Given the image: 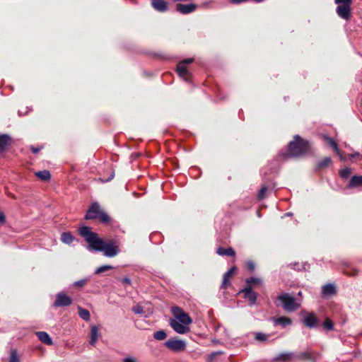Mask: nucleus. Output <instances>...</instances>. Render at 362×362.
<instances>
[{"instance_id": "1", "label": "nucleus", "mask_w": 362, "mask_h": 362, "mask_svg": "<svg viewBox=\"0 0 362 362\" xmlns=\"http://www.w3.org/2000/svg\"><path fill=\"white\" fill-rule=\"evenodd\" d=\"M79 233L88 243L87 249L89 251L103 252L104 255L107 257H115L119 252L118 245L115 241L105 242L98 233L93 232L90 227H81Z\"/></svg>"}, {"instance_id": "2", "label": "nucleus", "mask_w": 362, "mask_h": 362, "mask_svg": "<svg viewBox=\"0 0 362 362\" xmlns=\"http://www.w3.org/2000/svg\"><path fill=\"white\" fill-rule=\"evenodd\" d=\"M308 142L296 135L294 136L293 141L288 144V156L292 157L300 156L308 151Z\"/></svg>"}, {"instance_id": "3", "label": "nucleus", "mask_w": 362, "mask_h": 362, "mask_svg": "<svg viewBox=\"0 0 362 362\" xmlns=\"http://www.w3.org/2000/svg\"><path fill=\"white\" fill-rule=\"evenodd\" d=\"M334 2L338 5L336 10L337 15L343 19H349L352 0H334Z\"/></svg>"}, {"instance_id": "4", "label": "nucleus", "mask_w": 362, "mask_h": 362, "mask_svg": "<svg viewBox=\"0 0 362 362\" xmlns=\"http://www.w3.org/2000/svg\"><path fill=\"white\" fill-rule=\"evenodd\" d=\"M279 300L282 303L283 308L286 311L292 312L298 309L300 304L296 301L294 297L288 293H282L279 296Z\"/></svg>"}, {"instance_id": "5", "label": "nucleus", "mask_w": 362, "mask_h": 362, "mask_svg": "<svg viewBox=\"0 0 362 362\" xmlns=\"http://www.w3.org/2000/svg\"><path fill=\"white\" fill-rule=\"evenodd\" d=\"M165 346L172 351L179 352L186 349V342L184 340L171 338L165 342Z\"/></svg>"}, {"instance_id": "6", "label": "nucleus", "mask_w": 362, "mask_h": 362, "mask_svg": "<svg viewBox=\"0 0 362 362\" xmlns=\"http://www.w3.org/2000/svg\"><path fill=\"white\" fill-rule=\"evenodd\" d=\"M172 313L175 318V320L181 322V323L189 325L192 322V320L189 315L179 307H173L172 308Z\"/></svg>"}, {"instance_id": "7", "label": "nucleus", "mask_w": 362, "mask_h": 362, "mask_svg": "<svg viewBox=\"0 0 362 362\" xmlns=\"http://www.w3.org/2000/svg\"><path fill=\"white\" fill-rule=\"evenodd\" d=\"M194 61L193 58L186 59L180 62L177 66V71L179 76L182 78L185 81H188L190 78V74L187 71V64L192 63Z\"/></svg>"}, {"instance_id": "8", "label": "nucleus", "mask_w": 362, "mask_h": 362, "mask_svg": "<svg viewBox=\"0 0 362 362\" xmlns=\"http://www.w3.org/2000/svg\"><path fill=\"white\" fill-rule=\"evenodd\" d=\"M170 325L175 332L180 334H187L190 331L189 325L173 319L170 320Z\"/></svg>"}, {"instance_id": "9", "label": "nucleus", "mask_w": 362, "mask_h": 362, "mask_svg": "<svg viewBox=\"0 0 362 362\" xmlns=\"http://www.w3.org/2000/svg\"><path fill=\"white\" fill-rule=\"evenodd\" d=\"M72 303L71 298L64 293H59L57 294L56 300L54 302V307H64L69 306Z\"/></svg>"}, {"instance_id": "10", "label": "nucleus", "mask_w": 362, "mask_h": 362, "mask_svg": "<svg viewBox=\"0 0 362 362\" xmlns=\"http://www.w3.org/2000/svg\"><path fill=\"white\" fill-rule=\"evenodd\" d=\"M101 209L98 203H93L85 216L86 219H95L98 217L100 213L101 212Z\"/></svg>"}, {"instance_id": "11", "label": "nucleus", "mask_w": 362, "mask_h": 362, "mask_svg": "<svg viewBox=\"0 0 362 362\" xmlns=\"http://www.w3.org/2000/svg\"><path fill=\"white\" fill-rule=\"evenodd\" d=\"M197 8L196 4H177V10L182 14H187L193 12Z\"/></svg>"}, {"instance_id": "12", "label": "nucleus", "mask_w": 362, "mask_h": 362, "mask_svg": "<svg viewBox=\"0 0 362 362\" xmlns=\"http://www.w3.org/2000/svg\"><path fill=\"white\" fill-rule=\"evenodd\" d=\"M244 293V297L247 299L250 303L255 304L257 300V294L250 287H247L240 291Z\"/></svg>"}, {"instance_id": "13", "label": "nucleus", "mask_w": 362, "mask_h": 362, "mask_svg": "<svg viewBox=\"0 0 362 362\" xmlns=\"http://www.w3.org/2000/svg\"><path fill=\"white\" fill-rule=\"evenodd\" d=\"M151 4L158 11L164 12L168 10V3L165 0H151Z\"/></svg>"}, {"instance_id": "14", "label": "nucleus", "mask_w": 362, "mask_h": 362, "mask_svg": "<svg viewBox=\"0 0 362 362\" xmlns=\"http://www.w3.org/2000/svg\"><path fill=\"white\" fill-rule=\"evenodd\" d=\"M272 321L274 325H280L284 328L292 323V320L288 317H273Z\"/></svg>"}, {"instance_id": "15", "label": "nucleus", "mask_w": 362, "mask_h": 362, "mask_svg": "<svg viewBox=\"0 0 362 362\" xmlns=\"http://www.w3.org/2000/svg\"><path fill=\"white\" fill-rule=\"evenodd\" d=\"M305 325L308 327H314L317 323V319L313 313L308 314L303 320Z\"/></svg>"}, {"instance_id": "16", "label": "nucleus", "mask_w": 362, "mask_h": 362, "mask_svg": "<svg viewBox=\"0 0 362 362\" xmlns=\"http://www.w3.org/2000/svg\"><path fill=\"white\" fill-rule=\"evenodd\" d=\"M323 139L333 148V149L335 151V152L339 156L340 159L341 160H344L345 158L341 155L337 143L332 138L329 137L328 136H324Z\"/></svg>"}, {"instance_id": "17", "label": "nucleus", "mask_w": 362, "mask_h": 362, "mask_svg": "<svg viewBox=\"0 0 362 362\" xmlns=\"http://www.w3.org/2000/svg\"><path fill=\"white\" fill-rule=\"evenodd\" d=\"M236 271V268L235 267H231L227 272H226L223 275L222 287L227 288L230 284V278Z\"/></svg>"}, {"instance_id": "18", "label": "nucleus", "mask_w": 362, "mask_h": 362, "mask_svg": "<svg viewBox=\"0 0 362 362\" xmlns=\"http://www.w3.org/2000/svg\"><path fill=\"white\" fill-rule=\"evenodd\" d=\"M11 138L8 134L0 135V151H4L10 144Z\"/></svg>"}, {"instance_id": "19", "label": "nucleus", "mask_w": 362, "mask_h": 362, "mask_svg": "<svg viewBox=\"0 0 362 362\" xmlns=\"http://www.w3.org/2000/svg\"><path fill=\"white\" fill-rule=\"evenodd\" d=\"M36 335L37 336L38 339L40 340L41 342L47 344V345H52V340L49 335L45 332H36Z\"/></svg>"}, {"instance_id": "20", "label": "nucleus", "mask_w": 362, "mask_h": 362, "mask_svg": "<svg viewBox=\"0 0 362 362\" xmlns=\"http://www.w3.org/2000/svg\"><path fill=\"white\" fill-rule=\"evenodd\" d=\"M322 293L324 296H332L336 293V288L332 284H328L322 287Z\"/></svg>"}, {"instance_id": "21", "label": "nucleus", "mask_w": 362, "mask_h": 362, "mask_svg": "<svg viewBox=\"0 0 362 362\" xmlns=\"http://www.w3.org/2000/svg\"><path fill=\"white\" fill-rule=\"evenodd\" d=\"M98 337H99L98 328L95 325L92 326L91 329H90V344L92 346H94L96 344V342L98 339Z\"/></svg>"}, {"instance_id": "22", "label": "nucleus", "mask_w": 362, "mask_h": 362, "mask_svg": "<svg viewBox=\"0 0 362 362\" xmlns=\"http://www.w3.org/2000/svg\"><path fill=\"white\" fill-rule=\"evenodd\" d=\"M216 252L218 255H221V256L234 257L235 255V252L234 250L231 247H229V248L218 247L216 250Z\"/></svg>"}, {"instance_id": "23", "label": "nucleus", "mask_w": 362, "mask_h": 362, "mask_svg": "<svg viewBox=\"0 0 362 362\" xmlns=\"http://www.w3.org/2000/svg\"><path fill=\"white\" fill-rule=\"evenodd\" d=\"M359 186H362V175L353 176L349 181V187L353 188Z\"/></svg>"}, {"instance_id": "24", "label": "nucleus", "mask_w": 362, "mask_h": 362, "mask_svg": "<svg viewBox=\"0 0 362 362\" xmlns=\"http://www.w3.org/2000/svg\"><path fill=\"white\" fill-rule=\"evenodd\" d=\"M294 358V354L293 353H285L279 354L276 358V361H281L284 362H289L292 361Z\"/></svg>"}, {"instance_id": "25", "label": "nucleus", "mask_w": 362, "mask_h": 362, "mask_svg": "<svg viewBox=\"0 0 362 362\" xmlns=\"http://www.w3.org/2000/svg\"><path fill=\"white\" fill-rule=\"evenodd\" d=\"M35 175L42 181H47L51 177L50 173L46 170L36 172Z\"/></svg>"}, {"instance_id": "26", "label": "nucleus", "mask_w": 362, "mask_h": 362, "mask_svg": "<svg viewBox=\"0 0 362 362\" xmlns=\"http://www.w3.org/2000/svg\"><path fill=\"white\" fill-rule=\"evenodd\" d=\"M74 239V236L69 232H64L62 233L61 240L65 244H71Z\"/></svg>"}, {"instance_id": "27", "label": "nucleus", "mask_w": 362, "mask_h": 362, "mask_svg": "<svg viewBox=\"0 0 362 362\" xmlns=\"http://www.w3.org/2000/svg\"><path fill=\"white\" fill-rule=\"evenodd\" d=\"M332 160L329 157L324 158L322 160L319 161L317 165V170L322 169L327 167Z\"/></svg>"}, {"instance_id": "28", "label": "nucleus", "mask_w": 362, "mask_h": 362, "mask_svg": "<svg viewBox=\"0 0 362 362\" xmlns=\"http://www.w3.org/2000/svg\"><path fill=\"white\" fill-rule=\"evenodd\" d=\"M78 315L81 318L86 321L90 320V313L88 310L78 307Z\"/></svg>"}, {"instance_id": "29", "label": "nucleus", "mask_w": 362, "mask_h": 362, "mask_svg": "<svg viewBox=\"0 0 362 362\" xmlns=\"http://www.w3.org/2000/svg\"><path fill=\"white\" fill-rule=\"evenodd\" d=\"M153 337L156 340H164L167 337V334L163 330H158L154 332Z\"/></svg>"}, {"instance_id": "30", "label": "nucleus", "mask_w": 362, "mask_h": 362, "mask_svg": "<svg viewBox=\"0 0 362 362\" xmlns=\"http://www.w3.org/2000/svg\"><path fill=\"white\" fill-rule=\"evenodd\" d=\"M97 218H98L99 221L103 223H107L110 221V216L106 213H105L103 211H101V212L100 213V214Z\"/></svg>"}, {"instance_id": "31", "label": "nucleus", "mask_w": 362, "mask_h": 362, "mask_svg": "<svg viewBox=\"0 0 362 362\" xmlns=\"http://www.w3.org/2000/svg\"><path fill=\"white\" fill-rule=\"evenodd\" d=\"M269 335L268 334H266L264 333H262V332H256L255 333V338L257 341H265L268 339L269 338Z\"/></svg>"}, {"instance_id": "32", "label": "nucleus", "mask_w": 362, "mask_h": 362, "mask_svg": "<svg viewBox=\"0 0 362 362\" xmlns=\"http://www.w3.org/2000/svg\"><path fill=\"white\" fill-rule=\"evenodd\" d=\"M246 283L247 284V287L251 288L252 285L260 284L262 283V280L259 278L251 277L246 280Z\"/></svg>"}, {"instance_id": "33", "label": "nucleus", "mask_w": 362, "mask_h": 362, "mask_svg": "<svg viewBox=\"0 0 362 362\" xmlns=\"http://www.w3.org/2000/svg\"><path fill=\"white\" fill-rule=\"evenodd\" d=\"M9 362H20V358L16 349L11 350Z\"/></svg>"}, {"instance_id": "34", "label": "nucleus", "mask_w": 362, "mask_h": 362, "mask_svg": "<svg viewBox=\"0 0 362 362\" xmlns=\"http://www.w3.org/2000/svg\"><path fill=\"white\" fill-rule=\"evenodd\" d=\"M112 269V267L111 265H103L96 269V270L95 271V274H99L100 273L105 272Z\"/></svg>"}, {"instance_id": "35", "label": "nucleus", "mask_w": 362, "mask_h": 362, "mask_svg": "<svg viewBox=\"0 0 362 362\" xmlns=\"http://www.w3.org/2000/svg\"><path fill=\"white\" fill-rule=\"evenodd\" d=\"M325 329L327 330H331L333 329V323L331 320L329 318L325 319L322 324Z\"/></svg>"}, {"instance_id": "36", "label": "nucleus", "mask_w": 362, "mask_h": 362, "mask_svg": "<svg viewBox=\"0 0 362 362\" xmlns=\"http://www.w3.org/2000/svg\"><path fill=\"white\" fill-rule=\"evenodd\" d=\"M88 281V279H83L75 281L73 285H74V286L77 287V288H83L86 284V283Z\"/></svg>"}, {"instance_id": "37", "label": "nucleus", "mask_w": 362, "mask_h": 362, "mask_svg": "<svg viewBox=\"0 0 362 362\" xmlns=\"http://www.w3.org/2000/svg\"><path fill=\"white\" fill-rule=\"evenodd\" d=\"M351 173V169L349 168H344L340 171V176L342 178H347Z\"/></svg>"}, {"instance_id": "38", "label": "nucleus", "mask_w": 362, "mask_h": 362, "mask_svg": "<svg viewBox=\"0 0 362 362\" xmlns=\"http://www.w3.org/2000/svg\"><path fill=\"white\" fill-rule=\"evenodd\" d=\"M132 310L135 314H142L144 313L143 308L139 305L134 306Z\"/></svg>"}, {"instance_id": "39", "label": "nucleus", "mask_w": 362, "mask_h": 362, "mask_svg": "<svg viewBox=\"0 0 362 362\" xmlns=\"http://www.w3.org/2000/svg\"><path fill=\"white\" fill-rule=\"evenodd\" d=\"M246 267H247V269H249L251 272L254 271L255 268V263L252 261H247L246 262Z\"/></svg>"}, {"instance_id": "40", "label": "nucleus", "mask_w": 362, "mask_h": 362, "mask_svg": "<svg viewBox=\"0 0 362 362\" xmlns=\"http://www.w3.org/2000/svg\"><path fill=\"white\" fill-rule=\"evenodd\" d=\"M298 358L300 359H310L311 358V356L310 355L309 353H302L300 354L298 356Z\"/></svg>"}, {"instance_id": "41", "label": "nucleus", "mask_w": 362, "mask_h": 362, "mask_svg": "<svg viewBox=\"0 0 362 362\" xmlns=\"http://www.w3.org/2000/svg\"><path fill=\"white\" fill-rule=\"evenodd\" d=\"M266 191H267V187H265V186L262 187V189H260L259 195H258V198L259 199H262L264 198Z\"/></svg>"}, {"instance_id": "42", "label": "nucleus", "mask_w": 362, "mask_h": 362, "mask_svg": "<svg viewBox=\"0 0 362 362\" xmlns=\"http://www.w3.org/2000/svg\"><path fill=\"white\" fill-rule=\"evenodd\" d=\"M0 223L1 225H4L6 223V216L4 213L1 211H0Z\"/></svg>"}, {"instance_id": "43", "label": "nucleus", "mask_w": 362, "mask_h": 362, "mask_svg": "<svg viewBox=\"0 0 362 362\" xmlns=\"http://www.w3.org/2000/svg\"><path fill=\"white\" fill-rule=\"evenodd\" d=\"M123 362H137L136 359L132 356H128L124 358Z\"/></svg>"}, {"instance_id": "44", "label": "nucleus", "mask_w": 362, "mask_h": 362, "mask_svg": "<svg viewBox=\"0 0 362 362\" xmlns=\"http://www.w3.org/2000/svg\"><path fill=\"white\" fill-rule=\"evenodd\" d=\"M122 282L124 284L130 285L131 284V279L129 277H124L122 279Z\"/></svg>"}, {"instance_id": "45", "label": "nucleus", "mask_w": 362, "mask_h": 362, "mask_svg": "<svg viewBox=\"0 0 362 362\" xmlns=\"http://www.w3.org/2000/svg\"><path fill=\"white\" fill-rule=\"evenodd\" d=\"M230 1L233 4H240L245 1H248V0H230Z\"/></svg>"}, {"instance_id": "46", "label": "nucleus", "mask_w": 362, "mask_h": 362, "mask_svg": "<svg viewBox=\"0 0 362 362\" xmlns=\"http://www.w3.org/2000/svg\"><path fill=\"white\" fill-rule=\"evenodd\" d=\"M346 274L350 275V276H355V275H356V274H358V271L354 269V270L352 272H351V273H349V272H346Z\"/></svg>"}, {"instance_id": "47", "label": "nucleus", "mask_w": 362, "mask_h": 362, "mask_svg": "<svg viewBox=\"0 0 362 362\" xmlns=\"http://www.w3.org/2000/svg\"><path fill=\"white\" fill-rule=\"evenodd\" d=\"M31 151L34 153H37L40 149L39 148H35V147H32L31 148Z\"/></svg>"}, {"instance_id": "48", "label": "nucleus", "mask_w": 362, "mask_h": 362, "mask_svg": "<svg viewBox=\"0 0 362 362\" xmlns=\"http://www.w3.org/2000/svg\"><path fill=\"white\" fill-rule=\"evenodd\" d=\"M113 177H114V174L112 173V174L111 175L110 177V178H108L106 181H108V180H112V179L113 178Z\"/></svg>"}, {"instance_id": "49", "label": "nucleus", "mask_w": 362, "mask_h": 362, "mask_svg": "<svg viewBox=\"0 0 362 362\" xmlns=\"http://www.w3.org/2000/svg\"><path fill=\"white\" fill-rule=\"evenodd\" d=\"M358 155H359L358 153H356V154L351 155V157H354V156H358Z\"/></svg>"}]
</instances>
